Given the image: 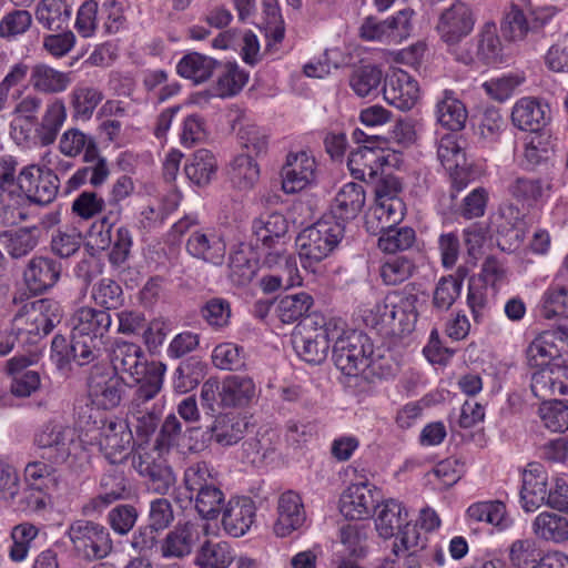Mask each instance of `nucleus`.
<instances>
[{"label":"nucleus","mask_w":568,"mask_h":568,"mask_svg":"<svg viewBox=\"0 0 568 568\" xmlns=\"http://www.w3.org/2000/svg\"><path fill=\"white\" fill-rule=\"evenodd\" d=\"M112 325L110 313L93 307H81L71 317L73 359L81 366L101 355Z\"/></svg>","instance_id":"f257e3e1"},{"label":"nucleus","mask_w":568,"mask_h":568,"mask_svg":"<svg viewBox=\"0 0 568 568\" xmlns=\"http://www.w3.org/2000/svg\"><path fill=\"white\" fill-rule=\"evenodd\" d=\"M110 359L111 371L118 376L128 375L139 385L138 388L163 385L165 365L149 362L142 347L135 343L116 339L112 345Z\"/></svg>","instance_id":"f03ea898"},{"label":"nucleus","mask_w":568,"mask_h":568,"mask_svg":"<svg viewBox=\"0 0 568 568\" xmlns=\"http://www.w3.org/2000/svg\"><path fill=\"white\" fill-rule=\"evenodd\" d=\"M344 234V224L326 216L304 229L296 237L302 266L314 273L315 267L337 247Z\"/></svg>","instance_id":"7ed1b4c3"},{"label":"nucleus","mask_w":568,"mask_h":568,"mask_svg":"<svg viewBox=\"0 0 568 568\" xmlns=\"http://www.w3.org/2000/svg\"><path fill=\"white\" fill-rule=\"evenodd\" d=\"M59 302L41 298L24 304L12 320V329L22 345H33L47 336L62 318Z\"/></svg>","instance_id":"20e7f679"},{"label":"nucleus","mask_w":568,"mask_h":568,"mask_svg":"<svg viewBox=\"0 0 568 568\" xmlns=\"http://www.w3.org/2000/svg\"><path fill=\"white\" fill-rule=\"evenodd\" d=\"M338 333L336 323H326L322 316L303 318L292 335V343L297 355L306 363L318 365L328 354L331 341Z\"/></svg>","instance_id":"39448f33"},{"label":"nucleus","mask_w":568,"mask_h":568,"mask_svg":"<svg viewBox=\"0 0 568 568\" xmlns=\"http://www.w3.org/2000/svg\"><path fill=\"white\" fill-rule=\"evenodd\" d=\"M33 444L43 452L42 458L55 465L69 463L80 447L75 429L57 419L44 423L36 432Z\"/></svg>","instance_id":"423d86ee"},{"label":"nucleus","mask_w":568,"mask_h":568,"mask_svg":"<svg viewBox=\"0 0 568 568\" xmlns=\"http://www.w3.org/2000/svg\"><path fill=\"white\" fill-rule=\"evenodd\" d=\"M335 366L347 376H356L374 363V347L371 338L356 331L335 336L333 345Z\"/></svg>","instance_id":"0eeeda50"},{"label":"nucleus","mask_w":568,"mask_h":568,"mask_svg":"<svg viewBox=\"0 0 568 568\" xmlns=\"http://www.w3.org/2000/svg\"><path fill=\"white\" fill-rule=\"evenodd\" d=\"M161 452L155 447L146 449L139 445L133 454L132 465L150 490L164 496L174 487L176 477Z\"/></svg>","instance_id":"6e6552de"},{"label":"nucleus","mask_w":568,"mask_h":568,"mask_svg":"<svg viewBox=\"0 0 568 568\" xmlns=\"http://www.w3.org/2000/svg\"><path fill=\"white\" fill-rule=\"evenodd\" d=\"M68 536L77 552L85 559L104 558L113 548L108 529L94 521H73L68 529Z\"/></svg>","instance_id":"1a4fd4ad"},{"label":"nucleus","mask_w":568,"mask_h":568,"mask_svg":"<svg viewBox=\"0 0 568 568\" xmlns=\"http://www.w3.org/2000/svg\"><path fill=\"white\" fill-rule=\"evenodd\" d=\"M162 386L151 385L149 388H136L131 399L126 415L129 428L133 427L138 439L148 442L154 434L160 422V412L152 399L160 393Z\"/></svg>","instance_id":"9d476101"},{"label":"nucleus","mask_w":568,"mask_h":568,"mask_svg":"<svg viewBox=\"0 0 568 568\" xmlns=\"http://www.w3.org/2000/svg\"><path fill=\"white\" fill-rule=\"evenodd\" d=\"M17 184L30 202L44 206L57 197L60 180L52 170L31 164L20 171Z\"/></svg>","instance_id":"9b49d317"},{"label":"nucleus","mask_w":568,"mask_h":568,"mask_svg":"<svg viewBox=\"0 0 568 568\" xmlns=\"http://www.w3.org/2000/svg\"><path fill=\"white\" fill-rule=\"evenodd\" d=\"M475 23L476 16L471 6L462 0H455L440 12L436 31L447 45H456L473 32Z\"/></svg>","instance_id":"f8f14e48"},{"label":"nucleus","mask_w":568,"mask_h":568,"mask_svg":"<svg viewBox=\"0 0 568 568\" xmlns=\"http://www.w3.org/2000/svg\"><path fill=\"white\" fill-rule=\"evenodd\" d=\"M123 378L105 364L91 366L87 384L92 402L103 409L116 407L122 399Z\"/></svg>","instance_id":"ddd939ff"},{"label":"nucleus","mask_w":568,"mask_h":568,"mask_svg":"<svg viewBox=\"0 0 568 568\" xmlns=\"http://www.w3.org/2000/svg\"><path fill=\"white\" fill-rule=\"evenodd\" d=\"M531 367L554 366L568 356V332L564 329L545 331L539 334L526 351Z\"/></svg>","instance_id":"4468645a"},{"label":"nucleus","mask_w":568,"mask_h":568,"mask_svg":"<svg viewBox=\"0 0 568 568\" xmlns=\"http://www.w3.org/2000/svg\"><path fill=\"white\" fill-rule=\"evenodd\" d=\"M413 14L414 11L406 8L383 21L368 17L361 27V36L368 41L398 43L409 36Z\"/></svg>","instance_id":"2eb2a0df"},{"label":"nucleus","mask_w":568,"mask_h":568,"mask_svg":"<svg viewBox=\"0 0 568 568\" xmlns=\"http://www.w3.org/2000/svg\"><path fill=\"white\" fill-rule=\"evenodd\" d=\"M379 500L378 489L368 483L351 484L339 498L341 514L351 520L368 518Z\"/></svg>","instance_id":"dca6fc26"},{"label":"nucleus","mask_w":568,"mask_h":568,"mask_svg":"<svg viewBox=\"0 0 568 568\" xmlns=\"http://www.w3.org/2000/svg\"><path fill=\"white\" fill-rule=\"evenodd\" d=\"M133 435L124 420H106L100 432L99 445L110 464L124 462L132 450Z\"/></svg>","instance_id":"f3484780"},{"label":"nucleus","mask_w":568,"mask_h":568,"mask_svg":"<svg viewBox=\"0 0 568 568\" xmlns=\"http://www.w3.org/2000/svg\"><path fill=\"white\" fill-rule=\"evenodd\" d=\"M316 162L305 151L288 153L282 166V189L287 194L304 190L315 181Z\"/></svg>","instance_id":"a211bd4d"},{"label":"nucleus","mask_w":568,"mask_h":568,"mask_svg":"<svg viewBox=\"0 0 568 568\" xmlns=\"http://www.w3.org/2000/svg\"><path fill=\"white\" fill-rule=\"evenodd\" d=\"M99 487L100 494L83 506L85 515L100 513L109 505L128 499L131 495L129 479L116 468H111L101 476Z\"/></svg>","instance_id":"6ab92c4d"},{"label":"nucleus","mask_w":568,"mask_h":568,"mask_svg":"<svg viewBox=\"0 0 568 568\" xmlns=\"http://www.w3.org/2000/svg\"><path fill=\"white\" fill-rule=\"evenodd\" d=\"M384 99L402 111L410 110L417 102L419 88L417 81L402 69L394 70L385 78Z\"/></svg>","instance_id":"aec40b11"},{"label":"nucleus","mask_w":568,"mask_h":568,"mask_svg":"<svg viewBox=\"0 0 568 568\" xmlns=\"http://www.w3.org/2000/svg\"><path fill=\"white\" fill-rule=\"evenodd\" d=\"M256 518V506L250 497H233L223 508L222 526L232 537L244 536Z\"/></svg>","instance_id":"412c9836"},{"label":"nucleus","mask_w":568,"mask_h":568,"mask_svg":"<svg viewBox=\"0 0 568 568\" xmlns=\"http://www.w3.org/2000/svg\"><path fill=\"white\" fill-rule=\"evenodd\" d=\"M548 493V474L538 463H529L523 471L520 504L525 511L531 513L545 504Z\"/></svg>","instance_id":"4be33fe9"},{"label":"nucleus","mask_w":568,"mask_h":568,"mask_svg":"<svg viewBox=\"0 0 568 568\" xmlns=\"http://www.w3.org/2000/svg\"><path fill=\"white\" fill-rule=\"evenodd\" d=\"M365 201V190L361 184L346 183L336 193L329 206V214L325 216L345 225L362 212Z\"/></svg>","instance_id":"5701e85b"},{"label":"nucleus","mask_w":568,"mask_h":568,"mask_svg":"<svg viewBox=\"0 0 568 568\" xmlns=\"http://www.w3.org/2000/svg\"><path fill=\"white\" fill-rule=\"evenodd\" d=\"M61 263L47 256H33L23 272L30 292L41 294L55 285L61 275Z\"/></svg>","instance_id":"b1692460"},{"label":"nucleus","mask_w":568,"mask_h":568,"mask_svg":"<svg viewBox=\"0 0 568 568\" xmlns=\"http://www.w3.org/2000/svg\"><path fill=\"white\" fill-rule=\"evenodd\" d=\"M200 540V532L195 524L179 523L170 530L160 544L163 558L182 559L192 554Z\"/></svg>","instance_id":"393cba45"},{"label":"nucleus","mask_w":568,"mask_h":568,"mask_svg":"<svg viewBox=\"0 0 568 568\" xmlns=\"http://www.w3.org/2000/svg\"><path fill=\"white\" fill-rule=\"evenodd\" d=\"M306 520L302 498L294 491L283 493L277 503V520L274 531L280 537H286L301 528Z\"/></svg>","instance_id":"a878e982"},{"label":"nucleus","mask_w":568,"mask_h":568,"mask_svg":"<svg viewBox=\"0 0 568 568\" xmlns=\"http://www.w3.org/2000/svg\"><path fill=\"white\" fill-rule=\"evenodd\" d=\"M507 193L517 203L535 207L552 190V183L541 178L516 175L507 184Z\"/></svg>","instance_id":"bb28decb"},{"label":"nucleus","mask_w":568,"mask_h":568,"mask_svg":"<svg viewBox=\"0 0 568 568\" xmlns=\"http://www.w3.org/2000/svg\"><path fill=\"white\" fill-rule=\"evenodd\" d=\"M186 250L194 257L221 265L224 261L226 245L223 239L213 231H195L187 240Z\"/></svg>","instance_id":"cd10ccee"},{"label":"nucleus","mask_w":568,"mask_h":568,"mask_svg":"<svg viewBox=\"0 0 568 568\" xmlns=\"http://www.w3.org/2000/svg\"><path fill=\"white\" fill-rule=\"evenodd\" d=\"M246 427L245 417L237 413H224L215 417L207 432L211 434V439L216 444L229 447L244 438Z\"/></svg>","instance_id":"c85d7f7f"},{"label":"nucleus","mask_w":568,"mask_h":568,"mask_svg":"<svg viewBox=\"0 0 568 568\" xmlns=\"http://www.w3.org/2000/svg\"><path fill=\"white\" fill-rule=\"evenodd\" d=\"M256 397V386L248 376L231 375L222 382L219 407H245Z\"/></svg>","instance_id":"c756f323"},{"label":"nucleus","mask_w":568,"mask_h":568,"mask_svg":"<svg viewBox=\"0 0 568 568\" xmlns=\"http://www.w3.org/2000/svg\"><path fill=\"white\" fill-rule=\"evenodd\" d=\"M435 114L437 122L450 131L462 130L467 120V110L464 103L452 90L443 91L437 99Z\"/></svg>","instance_id":"7c9ffc66"},{"label":"nucleus","mask_w":568,"mask_h":568,"mask_svg":"<svg viewBox=\"0 0 568 568\" xmlns=\"http://www.w3.org/2000/svg\"><path fill=\"white\" fill-rule=\"evenodd\" d=\"M513 124L521 131L537 132L547 124L545 106L531 98L516 102L511 111Z\"/></svg>","instance_id":"2f4dec72"},{"label":"nucleus","mask_w":568,"mask_h":568,"mask_svg":"<svg viewBox=\"0 0 568 568\" xmlns=\"http://www.w3.org/2000/svg\"><path fill=\"white\" fill-rule=\"evenodd\" d=\"M235 558V551L227 541L207 539L196 550L194 565L197 568H229Z\"/></svg>","instance_id":"473e14b6"},{"label":"nucleus","mask_w":568,"mask_h":568,"mask_svg":"<svg viewBox=\"0 0 568 568\" xmlns=\"http://www.w3.org/2000/svg\"><path fill=\"white\" fill-rule=\"evenodd\" d=\"M252 231L262 246L285 242L288 222L281 213L261 215L252 224Z\"/></svg>","instance_id":"72a5a7b5"},{"label":"nucleus","mask_w":568,"mask_h":568,"mask_svg":"<svg viewBox=\"0 0 568 568\" xmlns=\"http://www.w3.org/2000/svg\"><path fill=\"white\" fill-rule=\"evenodd\" d=\"M29 81L36 91L53 94L67 90L71 78L69 73L55 70L44 63H38L31 68Z\"/></svg>","instance_id":"f704fd0d"},{"label":"nucleus","mask_w":568,"mask_h":568,"mask_svg":"<svg viewBox=\"0 0 568 568\" xmlns=\"http://www.w3.org/2000/svg\"><path fill=\"white\" fill-rule=\"evenodd\" d=\"M98 143L95 139L77 128L64 131L59 141V151L69 158L83 154L84 162H91L97 155Z\"/></svg>","instance_id":"c9c22d12"},{"label":"nucleus","mask_w":568,"mask_h":568,"mask_svg":"<svg viewBox=\"0 0 568 568\" xmlns=\"http://www.w3.org/2000/svg\"><path fill=\"white\" fill-rule=\"evenodd\" d=\"M220 62L209 55L190 52L178 63V73L194 84L206 82L213 75Z\"/></svg>","instance_id":"e433bc0d"},{"label":"nucleus","mask_w":568,"mask_h":568,"mask_svg":"<svg viewBox=\"0 0 568 568\" xmlns=\"http://www.w3.org/2000/svg\"><path fill=\"white\" fill-rule=\"evenodd\" d=\"M384 164V156L377 151H372V146L358 148L352 151L347 166L354 179L362 181H373L377 178L378 169Z\"/></svg>","instance_id":"4c0bfd02"},{"label":"nucleus","mask_w":568,"mask_h":568,"mask_svg":"<svg viewBox=\"0 0 568 568\" xmlns=\"http://www.w3.org/2000/svg\"><path fill=\"white\" fill-rule=\"evenodd\" d=\"M67 119V109L62 100L57 99L49 103L36 128L37 136L42 145L52 144Z\"/></svg>","instance_id":"58836bf2"},{"label":"nucleus","mask_w":568,"mask_h":568,"mask_svg":"<svg viewBox=\"0 0 568 568\" xmlns=\"http://www.w3.org/2000/svg\"><path fill=\"white\" fill-rule=\"evenodd\" d=\"M407 517L408 513L402 503L396 499L386 500L375 519L378 535L384 539L394 537L396 530L400 529L404 523H406Z\"/></svg>","instance_id":"ea45409f"},{"label":"nucleus","mask_w":568,"mask_h":568,"mask_svg":"<svg viewBox=\"0 0 568 568\" xmlns=\"http://www.w3.org/2000/svg\"><path fill=\"white\" fill-rule=\"evenodd\" d=\"M539 368L532 374L530 384L531 392L537 398L545 403L551 400V397L557 394H566L568 385L557 376L555 364Z\"/></svg>","instance_id":"a19ab883"},{"label":"nucleus","mask_w":568,"mask_h":568,"mask_svg":"<svg viewBox=\"0 0 568 568\" xmlns=\"http://www.w3.org/2000/svg\"><path fill=\"white\" fill-rule=\"evenodd\" d=\"M541 315L551 320L568 317V276L557 277L542 295Z\"/></svg>","instance_id":"79ce46f5"},{"label":"nucleus","mask_w":568,"mask_h":568,"mask_svg":"<svg viewBox=\"0 0 568 568\" xmlns=\"http://www.w3.org/2000/svg\"><path fill=\"white\" fill-rule=\"evenodd\" d=\"M251 251L244 244L234 247L230 253L229 277L234 285L248 284L257 271L256 261L250 257Z\"/></svg>","instance_id":"37998d69"},{"label":"nucleus","mask_w":568,"mask_h":568,"mask_svg":"<svg viewBox=\"0 0 568 568\" xmlns=\"http://www.w3.org/2000/svg\"><path fill=\"white\" fill-rule=\"evenodd\" d=\"M476 58L483 63L493 64L503 61L501 42L495 22L487 21L483 24L476 36Z\"/></svg>","instance_id":"c03bdc74"},{"label":"nucleus","mask_w":568,"mask_h":568,"mask_svg":"<svg viewBox=\"0 0 568 568\" xmlns=\"http://www.w3.org/2000/svg\"><path fill=\"white\" fill-rule=\"evenodd\" d=\"M532 530L540 539L560 544L568 539V519L554 513L544 511L535 518Z\"/></svg>","instance_id":"a18cd8bd"},{"label":"nucleus","mask_w":568,"mask_h":568,"mask_svg":"<svg viewBox=\"0 0 568 568\" xmlns=\"http://www.w3.org/2000/svg\"><path fill=\"white\" fill-rule=\"evenodd\" d=\"M0 245L12 258H21L37 247L38 236L34 229L8 230L0 233Z\"/></svg>","instance_id":"49530a36"},{"label":"nucleus","mask_w":568,"mask_h":568,"mask_svg":"<svg viewBox=\"0 0 568 568\" xmlns=\"http://www.w3.org/2000/svg\"><path fill=\"white\" fill-rule=\"evenodd\" d=\"M71 6L65 0H41L37 4L36 18L49 30H59L71 17Z\"/></svg>","instance_id":"de8ad7c7"},{"label":"nucleus","mask_w":568,"mask_h":568,"mask_svg":"<svg viewBox=\"0 0 568 568\" xmlns=\"http://www.w3.org/2000/svg\"><path fill=\"white\" fill-rule=\"evenodd\" d=\"M216 168L217 162L213 153L206 149H200L185 164L184 171L190 181L203 186L210 183Z\"/></svg>","instance_id":"09e8293b"},{"label":"nucleus","mask_w":568,"mask_h":568,"mask_svg":"<svg viewBox=\"0 0 568 568\" xmlns=\"http://www.w3.org/2000/svg\"><path fill=\"white\" fill-rule=\"evenodd\" d=\"M417 297L415 295L402 298L398 304H384L385 312L383 313V322H388L395 326L398 323L399 331L402 333L412 332L417 322V312L415 310V302Z\"/></svg>","instance_id":"8fccbe9b"},{"label":"nucleus","mask_w":568,"mask_h":568,"mask_svg":"<svg viewBox=\"0 0 568 568\" xmlns=\"http://www.w3.org/2000/svg\"><path fill=\"white\" fill-rule=\"evenodd\" d=\"M314 301L307 293H297L281 297L275 305V313L284 324L301 321L311 310Z\"/></svg>","instance_id":"3c124183"},{"label":"nucleus","mask_w":568,"mask_h":568,"mask_svg":"<svg viewBox=\"0 0 568 568\" xmlns=\"http://www.w3.org/2000/svg\"><path fill=\"white\" fill-rule=\"evenodd\" d=\"M258 176V165L250 154L239 155L230 164L229 179L233 186L241 191L252 189Z\"/></svg>","instance_id":"603ef678"},{"label":"nucleus","mask_w":568,"mask_h":568,"mask_svg":"<svg viewBox=\"0 0 568 568\" xmlns=\"http://www.w3.org/2000/svg\"><path fill=\"white\" fill-rule=\"evenodd\" d=\"M383 81V72L375 65H362L349 75V87L361 98L375 95Z\"/></svg>","instance_id":"864d4df0"},{"label":"nucleus","mask_w":568,"mask_h":568,"mask_svg":"<svg viewBox=\"0 0 568 568\" xmlns=\"http://www.w3.org/2000/svg\"><path fill=\"white\" fill-rule=\"evenodd\" d=\"M457 274L458 276L449 275L438 281L433 294V305L438 311L449 310L459 296L466 270L458 267Z\"/></svg>","instance_id":"5fc2aeb1"},{"label":"nucleus","mask_w":568,"mask_h":568,"mask_svg":"<svg viewBox=\"0 0 568 568\" xmlns=\"http://www.w3.org/2000/svg\"><path fill=\"white\" fill-rule=\"evenodd\" d=\"M193 499L196 511L204 519H215L226 505L225 496L215 483L197 490Z\"/></svg>","instance_id":"6e6d98bb"},{"label":"nucleus","mask_w":568,"mask_h":568,"mask_svg":"<svg viewBox=\"0 0 568 568\" xmlns=\"http://www.w3.org/2000/svg\"><path fill=\"white\" fill-rule=\"evenodd\" d=\"M416 270L413 258L407 255H392L381 266V277L386 285H397L408 280Z\"/></svg>","instance_id":"4d7b16f0"},{"label":"nucleus","mask_w":568,"mask_h":568,"mask_svg":"<svg viewBox=\"0 0 568 568\" xmlns=\"http://www.w3.org/2000/svg\"><path fill=\"white\" fill-rule=\"evenodd\" d=\"M91 296L103 311L116 310L124 303L121 285L112 278H101L92 286Z\"/></svg>","instance_id":"13d9d810"},{"label":"nucleus","mask_w":568,"mask_h":568,"mask_svg":"<svg viewBox=\"0 0 568 568\" xmlns=\"http://www.w3.org/2000/svg\"><path fill=\"white\" fill-rule=\"evenodd\" d=\"M205 375V365L194 358L182 362L174 374L173 386L179 393H187L195 388Z\"/></svg>","instance_id":"bf43d9fd"},{"label":"nucleus","mask_w":568,"mask_h":568,"mask_svg":"<svg viewBox=\"0 0 568 568\" xmlns=\"http://www.w3.org/2000/svg\"><path fill=\"white\" fill-rule=\"evenodd\" d=\"M248 81V74L236 63H226L217 78L216 94L221 98L237 94Z\"/></svg>","instance_id":"052dcab7"},{"label":"nucleus","mask_w":568,"mask_h":568,"mask_svg":"<svg viewBox=\"0 0 568 568\" xmlns=\"http://www.w3.org/2000/svg\"><path fill=\"white\" fill-rule=\"evenodd\" d=\"M541 557L532 539H518L509 548V560L516 568H537Z\"/></svg>","instance_id":"680f3d73"},{"label":"nucleus","mask_w":568,"mask_h":568,"mask_svg":"<svg viewBox=\"0 0 568 568\" xmlns=\"http://www.w3.org/2000/svg\"><path fill=\"white\" fill-rule=\"evenodd\" d=\"M53 464L30 462L24 468V479L31 490L48 491L55 485Z\"/></svg>","instance_id":"e2e57ef3"},{"label":"nucleus","mask_w":568,"mask_h":568,"mask_svg":"<svg viewBox=\"0 0 568 568\" xmlns=\"http://www.w3.org/2000/svg\"><path fill=\"white\" fill-rule=\"evenodd\" d=\"M339 540L349 557L361 558L367 551V529L364 525L347 524L339 529Z\"/></svg>","instance_id":"0e129e2a"},{"label":"nucleus","mask_w":568,"mask_h":568,"mask_svg":"<svg viewBox=\"0 0 568 568\" xmlns=\"http://www.w3.org/2000/svg\"><path fill=\"white\" fill-rule=\"evenodd\" d=\"M216 473L206 462H197L190 465L183 477L185 489L190 493L189 499L193 500V494L215 483Z\"/></svg>","instance_id":"69168bd1"},{"label":"nucleus","mask_w":568,"mask_h":568,"mask_svg":"<svg viewBox=\"0 0 568 568\" xmlns=\"http://www.w3.org/2000/svg\"><path fill=\"white\" fill-rule=\"evenodd\" d=\"M415 242V231L410 227L394 229L390 225L383 231L378 239V247L389 254L398 251H406Z\"/></svg>","instance_id":"338daca9"},{"label":"nucleus","mask_w":568,"mask_h":568,"mask_svg":"<svg viewBox=\"0 0 568 568\" xmlns=\"http://www.w3.org/2000/svg\"><path fill=\"white\" fill-rule=\"evenodd\" d=\"M539 414L546 428L555 433H564L568 429V404L562 400L551 399L542 403Z\"/></svg>","instance_id":"774afa93"}]
</instances>
